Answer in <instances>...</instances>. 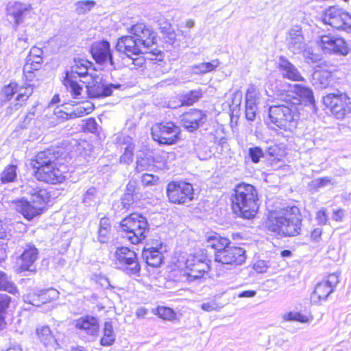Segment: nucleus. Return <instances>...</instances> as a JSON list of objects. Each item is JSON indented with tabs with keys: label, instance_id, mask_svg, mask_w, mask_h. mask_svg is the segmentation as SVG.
I'll list each match as a JSON object with an SVG mask.
<instances>
[{
	"label": "nucleus",
	"instance_id": "f257e3e1",
	"mask_svg": "<svg viewBox=\"0 0 351 351\" xmlns=\"http://www.w3.org/2000/svg\"><path fill=\"white\" fill-rule=\"evenodd\" d=\"M66 156L60 148H50L39 152L31 162L35 169V177L51 184L63 182L66 178V167L60 161Z\"/></svg>",
	"mask_w": 351,
	"mask_h": 351
},
{
	"label": "nucleus",
	"instance_id": "f03ea898",
	"mask_svg": "<svg viewBox=\"0 0 351 351\" xmlns=\"http://www.w3.org/2000/svg\"><path fill=\"white\" fill-rule=\"evenodd\" d=\"M302 221L297 206H287L270 213L265 226L269 231L277 235L295 237L300 234Z\"/></svg>",
	"mask_w": 351,
	"mask_h": 351
},
{
	"label": "nucleus",
	"instance_id": "7ed1b4c3",
	"mask_svg": "<svg viewBox=\"0 0 351 351\" xmlns=\"http://www.w3.org/2000/svg\"><path fill=\"white\" fill-rule=\"evenodd\" d=\"M131 35L119 38L116 48L128 57L143 53L154 43L155 34L144 23H137L131 27Z\"/></svg>",
	"mask_w": 351,
	"mask_h": 351
},
{
	"label": "nucleus",
	"instance_id": "20e7f679",
	"mask_svg": "<svg viewBox=\"0 0 351 351\" xmlns=\"http://www.w3.org/2000/svg\"><path fill=\"white\" fill-rule=\"evenodd\" d=\"M232 208L239 217L246 219L253 218L258 210V197L256 188L250 184L237 185L232 195Z\"/></svg>",
	"mask_w": 351,
	"mask_h": 351
},
{
	"label": "nucleus",
	"instance_id": "39448f33",
	"mask_svg": "<svg viewBox=\"0 0 351 351\" xmlns=\"http://www.w3.org/2000/svg\"><path fill=\"white\" fill-rule=\"evenodd\" d=\"M280 104L270 106L269 117L271 123L284 130L292 131L297 126L299 118L298 100H289L280 96Z\"/></svg>",
	"mask_w": 351,
	"mask_h": 351
},
{
	"label": "nucleus",
	"instance_id": "423d86ee",
	"mask_svg": "<svg viewBox=\"0 0 351 351\" xmlns=\"http://www.w3.org/2000/svg\"><path fill=\"white\" fill-rule=\"evenodd\" d=\"M120 226L125 234L123 237L132 244H138L143 241L149 231L147 219L138 213H132L126 217Z\"/></svg>",
	"mask_w": 351,
	"mask_h": 351
},
{
	"label": "nucleus",
	"instance_id": "0eeeda50",
	"mask_svg": "<svg viewBox=\"0 0 351 351\" xmlns=\"http://www.w3.org/2000/svg\"><path fill=\"white\" fill-rule=\"evenodd\" d=\"M91 63L85 59L75 58L71 70L66 72L63 84L70 91L73 98H78L81 95L82 86L77 82V77H85L88 74V68Z\"/></svg>",
	"mask_w": 351,
	"mask_h": 351
},
{
	"label": "nucleus",
	"instance_id": "6e6552de",
	"mask_svg": "<svg viewBox=\"0 0 351 351\" xmlns=\"http://www.w3.org/2000/svg\"><path fill=\"white\" fill-rule=\"evenodd\" d=\"M323 102L338 119H342L351 111L350 99L346 93L339 90L335 93H329L324 96Z\"/></svg>",
	"mask_w": 351,
	"mask_h": 351
},
{
	"label": "nucleus",
	"instance_id": "1a4fd4ad",
	"mask_svg": "<svg viewBox=\"0 0 351 351\" xmlns=\"http://www.w3.org/2000/svg\"><path fill=\"white\" fill-rule=\"evenodd\" d=\"M167 195L170 202L185 204L194 198L193 186L185 182H171L167 184Z\"/></svg>",
	"mask_w": 351,
	"mask_h": 351
},
{
	"label": "nucleus",
	"instance_id": "9d476101",
	"mask_svg": "<svg viewBox=\"0 0 351 351\" xmlns=\"http://www.w3.org/2000/svg\"><path fill=\"white\" fill-rule=\"evenodd\" d=\"M322 21L325 24L337 29H351V15L343 9L337 6H330L324 10Z\"/></svg>",
	"mask_w": 351,
	"mask_h": 351
},
{
	"label": "nucleus",
	"instance_id": "9b49d317",
	"mask_svg": "<svg viewBox=\"0 0 351 351\" xmlns=\"http://www.w3.org/2000/svg\"><path fill=\"white\" fill-rule=\"evenodd\" d=\"M317 45L326 54L347 56L350 48L346 41L341 37L330 34L319 37Z\"/></svg>",
	"mask_w": 351,
	"mask_h": 351
},
{
	"label": "nucleus",
	"instance_id": "f8f14e48",
	"mask_svg": "<svg viewBox=\"0 0 351 351\" xmlns=\"http://www.w3.org/2000/svg\"><path fill=\"white\" fill-rule=\"evenodd\" d=\"M180 128L173 122L156 124L152 129L153 139L160 144L172 145L177 142Z\"/></svg>",
	"mask_w": 351,
	"mask_h": 351
},
{
	"label": "nucleus",
	"instance_id": "ddd939ff",
	"mask_svg": "<svg viewBox=\"0 0 351 351\" xmlns=\"http://www.w3.org/2000/svg\"><path fill=\"white\" fill-rule=\"evenodd\" d=\"M116 264L128 274H137L141 266L136 254L127 247H117L114 254Z\"/></svg>",
	"mask_w": 351,
	"mask_h": 351
},
{
	"label": "nucleus",
	"instance_id": "4468645a",
	"mask_svg": "<svg viewBox=\"0 0 351 351\" xmlns=\"http://www.w3.org/2000/svg\"><path fill=\"white\" fill-rule=\"evenodd\" d=\"M184 274L190 280L202 278L210 269L208 259L203 253L190 254L186 260Z\"/></svg>",
	"mask_w": 351,
	"mask_h": 351
},
{
	"label": "nucleus",
	"instance_id": "2eb2a0df",
	"mask_svg": "<svg viewBox=\"0 0 351 351\" xmlns=\"http://www.w3.org/2000/svg\"><path fill=\"white\" fill-rule=\"evenodd\" d=\"M245 251L242 247L230 246V244L219 252H215V261L222 265H239L245 261Z\"/></svg>",
	"mask_w": 351,
	"mask_h": 351
},
{
	"label": "nucleus",
	"instance_id": "dca6fc26",
	"mask_svg": "<svg viewBox=\"0 0 351 351\" xmlns=\"http://www.w3.org/2000/svg\"><path fill=\"white\" fill-rule=\"evenodd\" d=\"M339 275L337 273L330 274L328 275L327 280L317 283L311 295V302L318 304L323 300H326L330 294L334 291L339 283Z\"/></svg>",
	"mask_w": 351,
	"mask_h": 351
},
{
	"label": "nucleus",
	"instance_id": "f3484780",
	"mask_svg": "<svg viewBox=\"0 0 351 351\" xmlns=\"http://www.w3.org/2000/svg\"><path fill=\"white\" fill-rule=\"evenodd\" d=\"M13 208L28 220L40 215L44 207L43 204H37L25 197L16 199L12 202Z\"/></svg>",
	"mask_w": 351,
	"mask_h": 351
},
{
	"label": "nucleus",
	"instance_id": "a211bd4d",
	"mask_svg": "<svg viewBox=\"0 0 351 351\" xmlns=\"http://www.w3.org/2000/svg\"><path fill=\"white\" fill-rule=\"evenodd\" d=\"M120 84H106L101 80H93L86 86L87 94L90 98L106 97L111 95L114 90H119Z\"/></svg>",
	"mask_w": 351,
	"mask_h": 351
},
{
	"label": "nucleus",
	"instance_id": "6ab92c4d",
	"mask_svg": "<svg viewBox=\"0 0 351 351\" xmlns=\"http://www.w3.org/2000/svg\"><path fill=\"white\" fill-rule=\"evenodd\" d=\"M282 95H283V98H287L289 100L298 99L299 101L298 106L300 105L302 102L309 104H314L315 102L312 90L300 84L289 85V90Z\"/></svg>",
	"mask_w": 351,
	"mask_h": 351
},
{
	"label": "nucleus",
	"instance_id": "aec40b11",
	"mask_svg": "<svg viewBox=\"0 0 351 351\" xmlns=\"http://www.w3.org/2000/svg\"><path fill=\"white\" fill-rule=\"evenodd\" d=\"M110 47V43L106 40L95 42L91 45L90 53L97 63L109 62L110 66L115 68Z\"/></svg>",
	"mask_w": 351,
	"mask_h": 351
},
{
	"label": "nucleus",
	"instance_id": "412c9836",
	"mask_svg": "<svg viewBox=\"0 0 351 351\" xmlns=\"http://www.w3.org/2000/svg\"><path fill=\"white\" fill-rule=\"evenodd\" d=\"M32 10L31 4L19 1L9 2L6 8L8 16L12 18L16 25L22 23L24 18L32 12Z\"/></svg>",
	"mask_w": 351,
	"mask_h": 351
},
{
	"label": "nucleus",
	"instance_id": "4be33fe9",
	"mask_svg": "<svg viewBox=\"0 0 351 351\" xmlns=\"http://www.w3.org/2000/svg\"><path fill=\"white\" fill-rule=\"evenodd\" d=\"M206 114L197 109H191L181 116V123L189 132L197 130L206 120Z\"/></svg>",
	"mask_w": 351,
	"mask_h": 351
},
{
	"label": "nucleus",
	"instance_id": "5701e85b",
	"mask_svg": "<svg viewBox=\"0 0 351 351\" xmlns=\"http://www.w3.org/2000/svg\"><path fill=\"white\" fill-rule=\"evenodd\" d=\"M287 47L295 54L302 53L306 48V43L299 26L291 28L286 37Z\"/></svg>",
	"mask_w": 351,
	"mask_h": 351
},
{
	"label": "nucleus",
	"instance_id": "b1692460",
	"mask_svg": "<svg viewBox=\"0 0 351 351\" xmlns=\"http://www.w3.org/2000/svg\"><path fill=\"white\" fill-rule=\"evenodd\" d=\"M75 327L92 337H97L99 332L98 319L92 315H85L74 321Z\"/></svg>",
	"mask_w": 351,
	"mask_h": 351
},
{
	"label": "nucleus",
	"instance_id": "393cba45",
	"mask_svg": "<svg viewBox=\"0 0 351 351\" xmlns=\"http://www.w3.org/2000/svg\"><path fill=\"white\" fill-rule=\"evenodd\" d=\"M38 257V250L34 245L31 243L26 244L23 252L19 256V259L21 271H34L33 267Z\"/></svg>",
	"mask_w": 351,
	"mask_h": 351
},
{
	"label": "nucleus",
	"instance_id": "a878e982",
	"mask_svg": "<svg viewBox=\"0 0 351 351\" xmlns=\"http://www.w3.org/2000/svg\"><path fill=\"white\" fill-rule=\"evenodd\" d=\"M22 187L23 192L30 195L32 202L45 205L48 199V193L45 189L40 188L34 181H30Z\"/></svg>",
	"mask_w": 351,
	"mask_h": 351
},
{
	"label": "nucleus",
	"instance_id": "bb28decb",
	"mask_svg": "<svg viewBox=\"0 0 351 351\" xmlns=\"http://www.w3.org/2000/svg\"><path fill=\"white\" fill-rule=\"evenodd\" d=\"M117 143L120 146H125L123 147L124 153L120 157V162L127 165L130 164L133 160L134 150L132 138L129 136L121 134L117 136Z\"/></svg>",
	"mask_w": 351,
	"mask_h": 351
},
{
	"label": "nucleus",
	"instance_id": "cd10ccee",
	"mask_svg": "<svg viewBox=\"0 0 351 351\" xmlns=\"http://www.w3.org/2000/svg\"><path fill=\"white\" fill-rule=\"evenodd\" d=\"M279 68L284 77L292 81H303L299 70L285 57H280L279 59Z\"/></svg>",
	"mask_w": 351,
	"mask_h": 351
},
{
	"label": "nucleus",
	"instance_id": "c85d7f7f",
	"mask_svg": "<svg viewBox=\"0 0 351 351\" xmlns=\"http://www.w3.org/2000/svg\"><path fill=\"white\" fill-rule=\"evenodd\" d=\"M332 73L328 70L315 71L313 75V84L318 89H324L332 84Z\"/></svg>",
	"mask_w": 351,
	"mask_h": 351
},
{
	"label": "nucleus",
	"instance_id": "c756f323",
	"mask_svg": "<svg viewBox=\"0 0 351 351\" xmlns=\"http://www.w3.org/2000/svg\"><path fill=\"white\" fill-rule=\"evenodd\" d=\"M142 256L148 265L154 267H159L162 261L161 252L155 247L144 248Z\"/></svg>",
	"mask_w": 351,
	"mask_h": 351
},
{
	"label": "nucleus",
	"instance_id": "7c9ffc66",
	"mask_svg": "<svg viewBox=\"0 0 351 351\" xmlns=\"http://www.w3.org/2000/svg\"><path fill=\"white\" fill-rule=\"evenodd\" d=\"M205 237L206 246L215 249L216 252H219V249H223L226 245L230 244L228 239L221 237L216 232L207 233Z\"/></svg>",
	"mask_w": 351,
	"mask_h": 351
},
{
	"label": "nucleus",
	"instance_id": "2f4dec72",
	"mask_svg": "<svg viewBox=\"0 0 351 351\" xmlns=\"http://www.w3.org/2000/svg\"><path fill=\"white\" fill-rule=\"evenodd\" d=\"M50 293L56 294V291L54 289L42 290L38 294H28L25 296L24 301L35 306H40L47 302V296Z\"/></svg>",
	"mask_w": 351,
	"mask_h": 351
},
{
	"label": "nucleus",
	"instance_id": "473e14b6",
	"mask_svg": "<svg viewBox=\"0 0 351 351\" xmlns=\"http://www.w3.org/2000/svg\"><path fill=\"white\" fill-rule=\"evenodd\" d=\"M36 336L45 346H53L56 343V339L48 326L38 327Z\"/></svg>",
	"mask_w": 351,
	"mask_h": 351
},
{
	"label": "nucleus",
	"instance_id": "72a5a7b5",
	"mask_svg": "<svg viewBox=\"0 0 351 351\" xmlns=\"http://www.w3.org/2000/svg\"><path fill=\"white\" fill-rule=\"evenodd\" d=\"M34 90L33 86L32 84H26L25 86H19L17 85L16 93L17 96L16 98V104L14 105L15 109L17 110L32 95Z\"/></svg>",
	"mask_w": 351,
	"mask_h": 351
},
{
	"label": "nucleus",
	"instance_id": "f704fd0d",
	"mask_svg": "<svg viewBox=\"0 0 351 351\" xmlns=\"http://www.w3.org/2000/svg\"><path fill=\"white\" fill-rule=\"evenodd\" d=\"M111 230V225L110 219L106 217H103L99 221V228L98 230L97 240L101 243H106L110 239V234Z\"/></svg>",
	"mask_w": 351,
	"mask_h": 351
},
{
	"label": "nucleus",
	"instance_id": "c9c22d12",
	"mask_svg": "<svg viewBox=\"0 0 351 351\" xmlns=\"http://www.w3.org/2000/svg\"><path fill=\"white\" fill-rule=\"evenodd\" d=\"M219 65V61L216 59L211 62H202L195 64L191 66L192 71L195 74H204L214 71Z\"/></svg>",
	"mask_w": 351,
	"mask_h": 351
},
{
	"label": "nucleus",
	"instance_id": "e433bc0d",
	"mask_svg": "<svg viewBox=\"0 0 351 351\" xmlns=\"http://www.w3.org/2000/svg\"><path fill=\"white\" fill-rule=\"evenodd\" d=\"M103 332L104 336L100 340L101 345L104 346H111L115 340V335L110 322H105Z\"/></svg>",
	"mask_w": 351,
	"mask_h": 351
},
{
	"label": "nucleus",
	"instance_id": "4c0bfd02",
	"mask_svg": "<svg viewBox=\"0 0 351 351\" xmlns=\"http://www.w3.org/2000/svg\"><path fill=\"white\" fill-rule=\"evenodd\" d=\"M0 290L7 291L13 295L19 293V290L14 283L3 271H0Z\"/></svg>",
	"mask_w": 351,
	"mask_h": 351
},
{
	"label": "nucleus",
	"instance_id": "58836bf2",
	"mask_svg": "<svg viewBox=\"0 0 351 351\" xmlns=\"http://www.w3.org/2000/svg\"><path fill=\"white\" fill-rule=\"evenodd\" d=\"M96 5L93 0H83L77 1L74 4L75 12L78 15L86 14L90 12Z\"/></svg>",
	"mask_w": 351,
	"mask_h": 351
},
{
	"label": "nucleus",
	"instance_id": "ea45409f",
	"mask_svg": "<svg viewBox=\"0 0 351 351\" xmlns=\"http://www.w3.org/2000/svg\"><path fill=\"white\" fill-rule=\"evenodd\" d=\"M154 158L149 155L138 156L136 162V171L138 172L149 169L154 165Z\"/></svg>",
	"mask_w": 351,
	"mask_h": 351
},
{
	"label": "nucleus",
	"instance_id": "a19ab883",
	"mask_svg": "<svg viewBox=\"0 0 351 351\" xmlns=\"http://www.w3.org/2000/svg\"><path fill=\"white\" fill-rule=\"evenodd\" d=\"M38 59L35 58L27 57L26 62L23 66L24 73H32L34 71L39 70L43 63V57H38Z\"/></svg>",
	"mask_w": 351,
	"mask_h": 351
},
{
	"label": "nucleus",
	"instance_id": "79ce46f5",
	"mask_svg": "<svg viewBox=\"0 0 351 351\" xmlns=\"http://www.w3.org/2000/svg\"><path fill=\"white\" fill-rule=\"evenodd\" d=\"M285 321H297L301 323H308L313 320V317L302 314L299 312L291 311L282 315Z\"/></svg>",
	"mask_w": 351,
	"mask_h": 351
},
{
	"label": "nucleus",
	"instance_id": "37998d69",
	"mask_svg": "<svg viewBox=\"0 0 351 351\" xmlns=\"http://www.w3.org/2000/svg\"><path fill=\"white\" fill-rule=\"evenodd\" d=\"M16 165L7 166L1 174V180L3 183H8L14 181L16 177Z\"/></svg>",
	"mask_w": 351,
	"mask_h": 351
},
{
	"label": "nucleus",
	"instance_id": "c03bdc74",
	"mask_svg": "<svg viewBox=\"0 0 351 351\" xmlns=\"http://www.w3.org/2000/svg\"><path fill=\"white\" fill-rule=\"evenodd\" d=\"M202 94L199 90H191L182 96V103L183 105L191 106L196 102Z\"/></svg>",
	"mask_w": 351,
	"mask_h": 351
},
{
	"label": "nucleus",
	"instance_id": "a18cd8bd",
	"mask_svg": "<svg viewBox=\"0 0 351 351\" xmlns=\"http://www.w3.org/2000/svg\"><path fill=\"white\" fill-rule=\"evenodd\" d=\"M156 314L159 317L169 321L173 320L176 316L173 309L165 306H159L156 309Z\"/></svg>",
	"mask_w": 351,
	"mask_h": 351
},
{
	"label": "nucleus",
	"instance_id": "49530a36",
	"mask_svg": "<svg viewBox=\"0 0 351 351\" xmlns=\"http://www.w3.org/2000/svg\"><path fill=\"white\" fill-rule=\"evenodd\" d=\"M264 152L260 147H252L248 149V156L253 163L259 162L261 158L264 157Z\"/></svg>",
	"mask_w": 351,
	"mask_h": 351
},
{
	"label": "nucleus",
	"instance_id": "de8ad7c7",
	"mask_svg": "<svg viewBox=\"0 0 351 351\" xmlns=\"http://www.w3.org/2000/svg\"><path fill=\"white\" fill-rule=\"evenodd\" d=\"M17 84L10 83L1 90V97L3 100H10L14 94L16 93Z\"/></svg>",
	"mask_w": 351,
	"mask_h": 351
},
{
	"label": "nucleus",
	"instance_id": "09e8293b",
	"mask_svg": "<svg viewBox=\"0 0 351 351\" xmlns=\"http://www.w3.org/2000/svg\"><path fill=\"white\" fill-rule=\"evenodd\" d=\"M84 107L82 105L77 106L71 112H64L62 117L66 119H74L76 117H83L86 114Z\"/></svg>",
	"mask_w": 351,
	"mask_h": 351
},
{
	"label": "nucleus",
	"instance_id": "8fccbe9b",
	"mask_svg": "<svg viewBox=\"0 0 351 351\" xmlns=\"http://www.w3.org/2000/svg\"><path fill=\"white\" fill-rule=\"evenodd\" d=\"M11 298L6 295L0 293V314H7V310L10 306Z\"/></svg>",
	"mask_w": 351,
	"mask_h": 351
},
{
	"label": "nucleus",
	"instance_id": "3c124183",
	"mask_svg": "<svg viewBox=\"0 0 351 351\" xmlns=\"http://www.w3.org/2000/svg\"><path fill=\"white\" fill-rule=\"evenodd\" d=\"M257 107L256 103L250 102L245 105V117L247 120L253 121L255 119Z\"/></svg>",
	"mask_w": 351,
	"mask_h": 351
},
{
	"label": "nucleus",
	"instance_id": "603ef678",
	"mask_svg": "<svg viewBox=\"0 0 351 351\" xmlns=\"http://www.w3.org/2000/svg\"><path fill=\"white\" fill-rule=\"evenodd\" d=\"M221 307L222 306L220 304H217L214 300L203 303L201 305L202 309L207 312L219 311L221 308Z\"/></svg>",
	"mask_w": 351,
	"mask_h": 351
},
{
	"label": "nucleus",
	"instance_id": "864d4df0",
	"mask_svg": "<svg viewBox=\"0 0 351 351\" xmlns=\"http://www.w3.org/2000/svg\"><path fill=\"white\" fill-rule=\"evenodd\" d=\"M158 181V178L152 174L144 173L141 178V182L144 186L155 185Z\"/></svg>",
	"mask_w": 351,
	"mask_h": 351
},
{
	"label": "nucleus",
	"instance_id": "5fc2aeb1",
	"mask_svg": "<svg viewBox=\"0 0 351 351\" xmlns=\"http://www.w3.org/2000/svg\"><path fill=\"white\" fill-rule=\"evenodd\" d=\"M330 184H333L332 182V178L330 177H323L315 179L312 181L313 186L316 189L325 187Z\"/></svg>",
	"mask_w": 351,
	"mask_h": 351
},
{
	"label": "nucleus",
	"instance_id": "6e6d98bb",
	"mask_svg": "<svg viewBox=\"0 0 351 351\" xmlns=\"http://www.w3.org/2000/svg\"><path fill=\"white\" fill-rule=\"evenodd\" d=\"M96 189L94 187L89 188L86 193L84 195L83 201L86 204H91L95 199L96 197Z\"/></svg>",
	"mask_w": 351,
	"mask_h": 351
},
{
	"label": "nucleus",
	"instance_id": "4d7b16f0",
	"mask_svg": "<svg viewBox=\"0 0 351 351\" xmlns=\"http://www.w3.org/2000/svg\"><path fill=\"white\" fill-rule=\"evenodd\" d=\"M253 267L256 272L263 274L267 271L269 265L267 261L259 260L254 263Z\"/></svg>",
	"mask_w": 351,
	"mask_h": 351
},
{
	"label": "nucleus",
	"instance_id": "13d9d810",
	"mask_svg": "<svg viewBox=\"0 0 351 351\" xmlns=\"http://www.w3.org/2000/svg\"><path fill=\"white\" fill-rule=\"evenodd\" d=\"M134 202L133 194L131 193H126L121 199V204L122 206L127 209Z\"/></svg>",
	"mask_w": 351,
	"mask_h": 351
},
{
	"label": "nucleus",
	"instance_id": "bf43d9fd",
	"mask_svg": "<svg viewBox=\"0 0 351 351\" xmlns=\"http://www.w3.org/2000/svg\"><path fill=\"white\" fill-rule=\"evenodd\" d=\"M302 52H304V56L308 64L317 62L319 60V55L311 52L310 50L304 49Z\"/></svg>",
	"mask_w": 351,
	"mask_h": 351
},
{
	"label": "nucleus",
	"instance_id": "052dcab7",
	"mask_svg": "<svg viewBox=\"0 0 351 351\" xmlns=\"http://www.w3.org/2000/svg\"><path fill=\"white\" fill-rule=\"evenodd\" d=\"M256 88L254 86H251L247 88L245 95V103L249 104L250 102L256 103Z\"/></svg>",
	"mask_w": 351,
	"mask_h": 351
},
{
	"label": "nucleus",
	"instance_id": "680f3d73",
	"mask_svg": "<svg viewBox=\"0 0 351 351\" xmlns=\"http://www.w3.org/2000/svg\"><path fill=\"white\" fill-rule=\"evenodd\" d=\"M316 219L320 225H325L328 221V215L325 208L320 209L316 215Z\"/></svg>",
	"mask_w": 351,
	"mask_h": 351
},
{
	"label": "nucleus",
	"instance_id": "e2e57ef3",
	"mask_svg": "<svg viewBox=\"0 0 351 351\" xmlns=\"http://www.w3.org/2000/svg\"><path fill=\"white\" fill-rule=\"evenodd\" d=\"M35 112H36V108L32 107L31 110L28 112V113L26 114L23 121V127H27L31 121L34 119L35 117Z\"/></svg>",
	"mask_w": 351,
	"mask_h": 351
},
{
	"label": "nucleus",
	"instance_id": "0e129e2a",
	"mask_svg": "<svg viewBox=\"0 0 351 351\" xmlns=\"http://www.w3.org/2000/svg\"><path fill=\"white\" fill-rule=\"evenodd\" d=\"M86 129L92 133L96 132L97 130V123L94 118H89L86 121Z\"/></svg>",
	"mask_w": 351,
	"mask_h": 351
},
{
	"label": "nucleus",
	"instance_id": "69168bd1",
	"mask_svg": "<svg viewBox=\"0 0 351 351\" xmlns=\"http://www.w3.org/2000/svg\"><path fill=\"white\" fill-rule=\"evenodd\" d=\"M43 50L37 47H33L30 49L29 54L27 57L35 58L36 59H38V57H43Z\"/></svg>",
	"mask_w": 351,
	"mask_h": 351
},
{
	"label": "nucleus",
	"instance_id": "338daca9",
	"mask_svg": "<svg viewBox=\"0 0 351 351\" xmlns=\"http://www.w3.org/2000/svg\"><path fill=\"white\" fill-rule=\"evenodd\" d=\"M344 213L345 211L343 209L334 210L332 216V219L335 220L336 221H341L344 217Z\"/></svg>",
	"mask_w": 351,
	"mask_h": 351
},
{
	"label": "nucleus",
	"instance_id": "774afa93",
	"mask_svg": "<svg viewBox=\"0 0 351 351\" xmlns=\"http://www.w3.org/2000/svg\"><path fill=\"white\" fill-rule=\"evenodd\" d=\"M256 292L253 290L244 291L241 292L238 296L239 298H253L256 295Z\"/></svg>",
	"mask_w": 351,
	"mask_h": 351
}]
</instances>
